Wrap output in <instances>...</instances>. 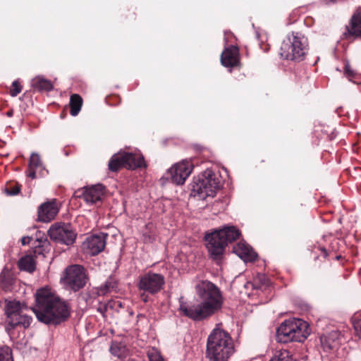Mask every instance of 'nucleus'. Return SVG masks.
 <instances>
[{"instance_id": "obj_40", "label": "nucleus", "mask_w": 361, "mask_h": 361, "mask_svg": "<svg viewBox=\"0 0 361 361\" xmlns=\"http://www.w3.org/2000/svg\"><path fill=\"white\" fill-rule=\"evenodd\" d=\"M30 240V237H23L22 238V240H21L22 244L23 245L27 244V243H29Z\"/></svg>"}, {"instance_id": "obj_11", "label": "nucleus", "mask_w": 361, "mask_h": 361, "mask_svg": "<svg viewBox=\"0 0 361 361\" xmlns=\"http://www.w3.org/2000/svg\"><path fill=\"white\" fill-rule=\"evenodd\" d=\"M164 283L163 275L149 271L139 276L137 287L140 290L155 294L163 288Z\"/></svg>"}, {"instance_id": "obj_5", "label": "nucleus", "mask_w": 361, "mask_h": 361, "mask_svg": "<svg viewBox=\"0 0 361 361\" xmlns=\"http://www.w3.org/2000/svg\"><path fill=\"white\" fill-rule=\"evenodd\" d=\"M310 335L308 324L300 319L285 320L276 330V341L279 343L303 342Z\"/></svg>"}, {"instance_id": "obj_7", "label": "nucleus", "mask_w": 361, "mask_h": 361, "mask_svg": "<svg viewBox=\"0 0 361 361\" xmlns=\"http://www.w3.org/2000/svg\"><path fill=\"white\" fill-rule=\"evenodd\" d=\"M307 50V39L298 33H293L291 37L282 42L280 56L286 60L301 61L305 59Z\"/></svg>"}, {"instance_id": "obj_37", "label": "nucleus", "mask_w": 361, "mask_h": 361, "mask_svg": "<svg viewBox=\"0 0 361 361\" xmlns=\"http://www.w3.org/2000/svg\"><path fill=\"white\" fill-rule=\"evenodd\" d=\"M35 169L36 168L28 166L27 175L29 178H30L32 179H34L36 178Z\"/></svg>"}, {"instance_id": "obj_45", "label": "nucleus", "mask_w": 361, "mask_h": 361, "mask_svg": "<svg viewBox=\"0 0 361 361\" xmlns=\"http://www.w3.org/2000/svg\"><path fill=\"white\" fill-rule=\"evenodd\" d=\"M98 310L101 312V313H103L104 311H103V309L102 308H99Z\"/></svg>"}, {"instance_id": "obj_9", "label": "nucleus", "mask_w": 361, "mask_h": 361, "mask_svg": "<svg viewBox=\"0 0 361 361\" xmlns=\"http://www.w3.org/2000/svg\"><path fill=\"white\" fill-rule=\"evenodd\" d=\"M49 238L56 243L66 245L74 243L76 233L70 224L56 223L48 230Z\"/></svg>"}, {"instance_id": "obj_31", "label": "nucleus", "mask_w": 361, "mask_h": 361, "mask_svg": "<svg viewBox=\"0 0 361 361\" xmlns=\"http://www.w3.org/2000/svg\"><path fill=\"white\" fill-rule=\"evenodd\" d=\"M115 288V283L111 281H106L105 283L99 288V293L104 295L108 292H110Z\"/></svg>"}, {"instance_id": "obj_46", "label": "nucleus", "mask_w": 361, "mask_h": 361, "mask_svg": "<svg viewBox=\"0 0 361 361\" xmlns=\"http://www.w3.org/2000/svg\"><path fill=\"white\" fill-rule=\"evenodd\" d=\"M149 226H151V227H152V224L147 225V227H149Z\"/></svg>"}, {"instance_id": "obj_36", "label": "nucleus", "mask_w": 361, "mask_h": 361, "mask_svg": "<svg viewBox=\"0 0 361 361\" xmlns=\"http://www.w3.org/2000/svg\"><path fill=\"white\" fill-rule=\"evenodd\" d=\"M20 190V187L18 185L11 186L10 188H6L5 189V192L8 195H16L19 193Z\"/></svg>"}, {"instance_id": "obj_1", "label": "nucleus", "mask_w": 361, "mask_h": 361, "mask_svg": "<svg viewBox=\"0 0 361 361\" xmlns=\"http://www.w3.org/2000/svg\"><path fill=\"white\" fill-rule=\"evenodd\" d=\"M197 295L201 300L198 304H192L180 300V313L195 321L206 319L221 309L224 297L220 288L208 280L200 281L195 285Z\"/></svg>"}, {"instance_id": "obj_20", "label": "nucleus", "mask_w": 361, "mask_h": 361, "mask_svg": "<svg viewBox=\"0 0 361 361\" xmlns=\"http://www.w3.org/2000/svg\"><path fill=\"white\" fill-rule=\"evenodd\" d=\"M18 268L21 271L32 273L35 270V262L32 256L26 255L21 257L18 262Z\"/></svg>"}, {"instance_id": "obj_17", "label": "nucleus", "mask_w": 361, "mask_h": 361, "mask_svg": "<svg viewBox=\"0 0 361 361\" xmlns=\"http://www.w3.org/2000/svg\"><path fill=\"white\" fill-rule=\"evenodd\" d=\"M122 154L123 161L125 163V168L133 170L137 168L146 166L142 155L126 152H122Z\"/></svg>"}, {"instance_id": "obj_6", "label": "nucleus", "mask_w": 361, "mask_h": 361, "mask_svg": "<svg viewBox=\"0 0 361 361\" xmlns=\"http://www.w3.org/2000/svg\"><path fill=\"white\" fill-rule=\"evenodd\" d=\"M220 187L221 182L216 175L212 170L207 169L194 178L191 184V195L204 199L206 197L214 196Z\"/></svg>"}, {"instance_id": "obj_3", "label": "nucleus", "mask_w": 361, "mask_h": 361, "mask_svg": "<svg viewBox=\"0 0 361 361\" xmlns=\"http://www.w3.org/2000/svg\"><path fill=\"white\" fill-rule=\"evenodd\" d=\"M234 353V343L231 335L223 329H214L207 342L206 357L209 360L228 361Z\"/></svg>"}, {"instance_id": "obj_21", "label": "nucleus", "mask_w": 361, "mask_h": 361, "mask_svg": "<svg viewBox=\"0 0 361 361\" xmlns=\"http://www.w3.org/2000/svg\"><path fill=\"white\" fill-rule=\"evenodd\" d=\"M82 97L78 94H73L71 96L69 106L71 116H75L79 114L82 105Z\"/></svg>"}, {"instance_id": "obj_24", "label": "nucleus", "mask_w": 361, "mask_h": 361, "mask_svg": "<svg viewBox=\"0 0 361 361\" xmlns=\"http://www.w3.org/2000/svg\"><path fill=\"white\" fill-rule=\"evenodd\" d=\"M269 361H296L288 350L282 349L275 352Z\"/></svg>"}, {"instance_id": "obj_22", "label": "nucleus", "mask_w": 361, "mask_h": 361, "mask_svg": "<svg viewBox=\"0 0 361 361\" xmlns=\"http://www.w3.org/2000/svg\"><path fill=\"white\" fill-rule=\"evenodd\" d=\"M341 334L338 331H331L324 338H321L322 343L330 349H333L338 344Z\"/></svg>"}, {"instance_id": "obj_14", "label": "nucleus", "mask_w": 361, "mask_h": 361, "mask_svg": "<svg viewBox=\"0 0 361 361\" xmlns=\"http://www.w3.org/2000/svg\"><path fill=\"white\" fill-rule=\"evenodd\" d=\"M107 234L101 233L87 237L82 243L83 250L91 255H96L105 247Z\"/></svg>"}, {"instance_id": "obj_43", "label": "nucleus", "mask_w": 361, "mask_h": 361, "mask_svg": "<svg viewBox=\"0 0 361 361\" xmlns=\"http://www.w3.org/2000/svg\"><path fill=\"white\" fill-rule=\"evenodd\" d=\"M325 1H326V4H330V3L336 2L337 0H325Z\"/></svg>"}, {"instance_id": "obj_29", "label": "nucleus", "mask_w": 361, "mask_h": 361, "mask_svg": "<svg viewBox=\"0 0 361 361\" xmlns=\"http://www.w3.org/2000/svg\"><path fill=\"white\" fill-rule=\"evenodd\" d=\"M268 280L264 275H258L254 280V288H262L268 285Z\"/></svg>"}, {"instance_id": "obj_8", "label": "nucleus", "mask_w": 361, "mask_h": 361, "mask_svg": "<svg viewBox=\"0 0 361 361\" xmlns=\"http://www.w3.org/2000/svg\"><path fill=\"white\" fill-rule=\"evenodd\" d=\"M89 280L86 269L81 265L73 264L66 268L61 279L66 288L78 291L83 288Z\"/></svg>"}, {"instance_id": "obj_18", "label": "nucleus", "mask_w": 361, "mask_h": 361, "mask_svg": "<svg viewBox=\"0 0 361 361\" xmlns=\"http://www.w3.org/2000/svg\"><path fill=\"white\" fill-rule=\"evenodd\" d=\"M233 252L244 261L252 262L257 258V254L247 244L239 243L233 246Z\"/></svg>"}, {"instance_id": "obj_25", "label": "nucleus", "mask_w": 361, "mask_h": 361, "mask_svg": "<svg viewBox=\"0 0 361 361\" xmlns=\"http://www.w3.org/2000/svg\"><path fill=\"white\" fill-rule=\"evenodd\" d=\"M110 352L113 355L117 357H122L126 355V346L121 343L112 342L110 347Z\"/></svg>"}, {"instance_id": "obj_12", "label": "nucleus", "mask_w": 361, "mask_h": 361, "mask_svg": "<svg viewBox=\"0 0 361 361\" xmlns=\"http://www.w3.org/2000/svg\"><path fill=\"white\" fill-rule=\"evenodd\" d=\"M105 192V187L102 184L83 187L75 192L74 195L82 198L89 204H93L102 201Z\"/></svg>"}, {"instance_id": "obj_19", "label": "nucleus", "mask_w": 361, "mask_h": 361, "mask_svg": "<svg viewBox=\"0 0 361 361\" xmlns=\"http://www.w3.org/2000/svg\"><path fill=\"white\" fill-rule=\"evenodd\" d=\"M31 87L38 92H49L54 89V85L51 80L46 79L42 75H37L31 80Z\"/></svg>"}, {"instance_id": "obj_41", "label": "nucleus", "mask_w": 361, "mask_h": 361, "mask_svg": "<svg viewBox=\"0 0 361 361\" xmlns=\"http://www.w3.org/2000/svg\"><path fill=\"white\" fill-rule=\"evenodd\" d=\"M141 298L145 302H147V300H148V296L145 294L141 295Z\"/></svg>"}, {"instance_id": "obj_33", "label": "nucleus", "mask_w": 361, "mask_h": 361, "mask_svg": "<svg viewBox=\"0 0 361 361\" xmlns=\"http://www.w3.org/2000/svg\"><path fill=\"white\" fill-rule=\"evenodd\" d=\"M22 90V86L18 81L15 80L12 83V89L10 90L11 97H16Z\"/></svg>"}, {"instance_id": "obj_35", "label": "nucleus", "mask_w": 361, "mask_h": 361, "mask_svg": "<svg viewBox=\"0 0 361 361\" xmlns=\"http://www.w3.org/2000/svg\"><path fill=\"white\" fill-rule=\"evenodd\" d=\"M347 31L349 35L361 39V27H347Z\"/></svg>"}, {"instance_id": "obj_15", "label": "nucleus", "mask_w": 361, "mask_h": 361, "mask_svg": "<svg viewBox=\"0 0 361 361\" xmlns=\"http://www.w3.org/2000/svg\"><path fill=\"white\" fill-rule=\"evenodd\" d=\"M59 211V207L56 199L44 202L38 208L37 219L41 222H49L55 218Z\"/></svg>"}, {"instance_id": "obj_10", "label": "nucleus", "mask_w": 361, "mask_h": 361, "mask_svg": "<svg viewBox=\"0 0 361 361\" xmlns=\"http://www.w3.org/2000/svg\"><path fill=\"white\" fill-rule=\"evenodd\" d=\"M6 323L11 328L22 326L27 328L31 324L32 318L23 313L22 306L19 302H9L6 308Z\"/></svg>"}, {"instance_id": "obj_30", "label": "nucleus", "mask_w": 361, "mask_h": 361, "mask_svg": "<svg viewBox=\"0 0 361 361\" xmlns=\"http://www.w3.org/2000/svg\"><path fill=\"white\" fill-rule=\"evenodd\" d=\"M147 357L149 361H164L160 353L155 348L149 349L147 351Z\"/></svg>"}, {"instance_id": "obj_39", "label": "nucleus", "mask_w": 361, "mask_h": 361, "mask_svg": "<svg viewBox=\"0 0 361 361\" xmlns=\"http://www.w3.org/2000/svg\"><path fill=\"white\" fill-rule=\"evenodd\" d=\"M320 250H321V252H322V255H323L324 258H326V257H328V252H327V250H326V248H324V247H321V248H320Z\"/></svg>"}, {"instance_id": "obj_38", "label": "nucleus", "mask_w": 361, "mask_h": 361, "mask_svg": "<svg viewBox=\"0 0 361 361\" xmlns=\"http://www.w3.org/2000/svg\"><path fill=\"white\" fill-rule=\"evenodd\" d=\"M34 253H35V257H38L39 255H42V257H45V255L44 254V249L40 246L35 247V249L34 250Z\"/></svg>"}, {"instance_id": "obj_16", "label": "nucleus", "mask_w": 361, "mask_h": 361, "mask_svg": "<svg viewBox=\"0 0 361 361\" xmlns=\"http://www.w3.org/2000/svg\"><path fill=\"white\" fill-rule=\"evenodd\" d=\"M221 62L227 68L237 66L239 64L238 49L234 46L225 49L221 55Z\"/></svg>"}, {"instance_id": "obj_27", "label": "nucleus", "mask_w": 361, "mask_h": 361, "mask_svg": "<svg viewBox=\"0 0 361 361\" xmlns=\"http://www.w3.org/2000/svg\"><path fill=\"white\" fill-rule=\"evenodd\" d=\"M361 27V7H359L351 17L350 25L347 27Z\"/></svg>"}, {"instance_id": "obj_42", "label": "nucleus", "mask_w": 361, "mask_h": 361, "mask_svg": "<svg viewBox=\"0 0 361 361\" xmlns=\"http://www.w3.org/2000/svg\"><path fill=\"white\" fill-rule=\"evenodd\" d=\"M13 115V110L11 109L8 111L6 112V116L8 117H11Z\"/></svg>"}, {"instance_id": "obj_32", "label": "nucleus", "mask_w": 361, "mask_h": 361, "mask_svg": "<svg viewBox=\"0 0 361 361\" xmlns=\"http://www.w3.org/2000/svg\"><path fill=\"white\" fill-rule=\"evenodd\" d=\"M41 164L42 163L39 155L37 153H32L30 158L28 166L37 168L39 167Z\"/></svg>"}, {"instance_id": "obj_44", "label": "nucleus", "mask_w": 361, "mask_h": 361, "mask_svg": "<svg viewBox=\"0 0 361 361\" xmlns=\"http://www.w3.org/2000/svg\"><path fill=\"white\" fill-rule=\"evenodd\" d=\"M4 277H5V276H4V273H1V274L0 275V279H1V282H3V281H4Z\"/></svg>"}, {"instance_id": "obj_2", "label": "nucleus", "mask_w": 361, "mask_h": 361, "mask_svg": "<svg viewBox=\"0 0 361 361\" xmlns=\"http://www.w3.org/2000/svg\"><path fill=\"white\" fill-rule=\"evenodd\" d=\"M35 306L32 308L37 319L46 324H59L70 316V307L50 289L42 288L37 290Z\"/></svg>"}, {"instance_id": "obj_13", "label": "nucleus", "mask_w": 361, "mask_h": 361, "mask_svg": "<svg viewBox=\"0 0 361 361\" xmlns=\"http://www.w3.org/2000/svg\"><path fill=\"white\" fill-rule=\"evenodd\" d=\"M192 164L188 161H182L174 164L169 169L171 181L177 185H182L192 171Z\"/></svg>"}, {"instance_id": "obj_26", "label": "nucleus", "mask_w": 361, "mask_h": 361, "mask_svg": "<svg viewBox=\"0 0 361 361\" xmlns=\"http://www.w3.org/2000/svg\"><path fill=\"white\" fill-rule=\"evenodd\" d=\"M351 320L356 336L361 339V312L355 314Z\"/></svg>"}, {"instance_id": "obj_28", "label": "nucleus", "mask_w": 361, "mask_h": 361, "mask_svg": "<svg viewBox=\"0 0 361 361\" xmlns=\"http://www.w3.org/2000/svg\"><path fill=\"white\" fill-rule=\"evenodd\" d=\"M0 361H13L10 348L4 346L0 348Z\"/></svg>"}, {"instance_id": "obj_4", "label": "nucleus", "mask_w": 361, "mask_h": 361, "mask_svg": "<svg viewBox=\"0 0 361 361\" xmlns=\"http://www.w3.org/2000/svg\"><path fill=\"white\" fill-rule=\"evenodd\" d=\"M240 231L235 226H226L205 236L207 248L214 259H219L228 243H231L240 236Z\"/></svg>"}, {"instance_id": "obj_23", "label": "nucleus", "mask_w": 361, "mask_h": 361, "mask_svg": "<svg viewBox=\"0 0 361 361\" xmlns=\"http://www.w3.org/2000/svg\"><path fill=\"white\" fill-rule=\"evenodd\" d=\"M122 167H125V163L123 161V154L121 152L112 156L109 162V169L110 171L116 172Z\"/></svg>"}, {"instance_id": "obj_34", "label": "nucleus", "mask_w": 361, "mask_h": 361, "mask_svg": "<svg viewBox=\"0 0 361 361\" xmlns=\"http://www.w3.org/2000/svg\"><path fill=\"white\" fill-rule=\"evenodd\" d=\"M356 74V71L352 68L350 63L346 62L344 66V75L350 80V78L355 76Z\"/></svg>"}]
</instances>
